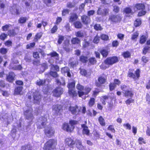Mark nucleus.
Wrapping results in <instances>:
<instances>
[{
  "mask_svg": "<svg viewBox=\"0 0 150 150\" xmlns=\"http://www.w3.org/2000/svg\"><path fill=\"white\" fill-rule=\"evenodd\" d=\"M118 61L117 58L116 57H108L100 66V67L102 69H105L109 67L110 65H112Z\"/></svg>",
  "mask_w": 150,
  "mask_h": 150,
  "instance_id": "obj_1",
  "label": "nucleus"
},
{
  "mask_svg": "<svg viewBox=\"0 0 150 150\" xmlns=\"http://www.w3.org/2000/svg\"><path fill=\"white\" fill-rule=\"evenodd\" d=\"M78 123V122L76 121L70 120L69 122L70 125L67 123H64L62 126V129L67 132H71L74 129V125L77 124Z\"/></svg>",
  "mask_w": 150,
  "mask_h": 150,
  "instance_id": "obj_2",
  "label": "nucleus"
},
{
  "mask_svg": "<svg viewBox=\"0 0 150 150\" xmlns=\"http://www.w3.org/2000/svg\"><path fill=\"white\" fill-rule=\"evenodd\" d=\"M56 144V140L53 139L50 140L45 144L44 150H52L55 148Z\"/></svg>",
  "mask_w": 150,
  "mask_h": 150,
  "instance_id": "obj_3",
  "label": "nucleus"
},
{
  "mask_svg": "<svg viewBox=\"0 0 150 150\" xmlns=\"http://www.w3.org/2000/svg\"><path fill=\"white\" fill-rule=\"evenodd\" d=\"M75 82L73 81L69 82L67 86L69 89V94L72 97L75 96L77 95L76 92L73 89L75 88Z\"/></svg>",
  "mask_w": 150,
  "mask_h": 150,
  "instance_id": "obj_4",
  "label": "nucleus"
},
{
  "mask_svg": "<svg viewBox=\"0 0 150 150\" xmlns=\"http://www.w3.org/2000/svg\"><path fill=\"white\" fill-rule=\"evenodd\" d=\"M140 70L139 69H137L135 72V74L133 73V70H129L128 72V76L130 77H132L134 79H138L140 76Z\"/></svg>",
  "mask_w": 150,
  "mask_h": 150,
  "instance_id": "obj_5",
  "label": "nucleus"
},
{
  "mask_svg": "<svg viewBox=\"0 0 150 150\" xmlns=\"http://www.w3.org/2000/svg\"><path fill=\"white\" fill-rule=\"evenodd\" d=\"M32 109L30 107L28 108L24 112V114L27 119H33V115Z\"/></svg>",
  "mask_w": 150,
  "mask_h": 150,
  "instance_id": "obj_6",
  "label": "nucleus"
},
{
  "mask_svg": "<svg viewBox=\"0 0 150 150\" xmlns=\"http://www.w3.org/2000/svg\"><path fill=\"white\" fill-rule=\"evenodd\" d=\"M83 91H78V93L79 97H81L83 95L88 94L91 91V88L88 86H86L84 88L83 90Z\"/></svg>",
  "mask_w": 150,
  "mask_h": 150,
  "instance_id": "obj_7",
  "label": "nucleus"
},
{
  "mask_svg": "<svg viewBox=\"0 0 150 150\" xmlns=\"http://www.w3.org/2000/svg\"><path fill=\"white\" fill-rule=\"evenodd\" d=\"M63 93V89L61 87L57 88L53 92V95L56 97L59 96Z\"/></svg>",
  "mask_w": 150,
  "mask_h": 150,
  "instance_id": "obj_8",
  "label": "nucleus"
},
{
  "mask_svg": "<svg viewBox=\"0 0 150 150\" xmlns=\"http://www.w3.org/2000/svg\"><path fill=\"white\" fill-rule=\"evenodd\" d=\"M69 110L73 114H77L80 111V109L76 105L70 106L69 108Z\"/></svg>",
  "mask_w": 150,
  "mask_h": 150,
  "instance_id": "obj_9",
  "label": "nucleus"
},
{
  "mask_svg": "<svg viewBox=\"0 0 150 150\" xmlns=\"http://www.w3.org/2000/svg\"><path fill=\"white\" fill-rule=\"evenodd\" d=\"M52 109L54 113L57 114H60L62 111V106L60 105H54L52 107Z\"/></svg>",
  "mask_w": 150,
  "mask_h": 150,
  "instance_id": "obj_10",
  "label": "nucleus"
},
{
  "mask_svg": "<svg viewBox=\"0 0 150 150\" xmlns=\"http://www.w3.org/2000/svg\"><path fill=\"white\" fill-rule=\"evenodd\" d=\"M109 19L112 22H118L120 21L121 18L119 15H112L110 16Z\"/></svg>",
  "mask_w": 150,
  "mask_h": 150,
  "instance_id": "obj_11",
  "label": "nucleus"
},
{
  "mask_svg": "<svg viewBox=\"0 0 150 150\" xmlns=\"http://www.w3.org/2000/svg\"><path fill=\"white\" fill-rule=\"evenodd\" d=\"M65 144L68 146L71 147L73 145L75 144V142L71 138H67L65 141Z\"/></svg>",
  "mask_w": 150,
  "mask_h": 150,
  "instance_id": "obj_12",
  "label": "nucleus"
},
{
  "mask_svg": "<svg viewBox=\"0 0 150 150\" xmlns=\"http://www.w3.org/2000/svg\"><path fill=\"white\" fill-rule=\"evenodd\" d=\"M34 102L37 104H39L40 101L41 96L38 92L36 91L33 96Z\"/></svg>",
  "mask_w": 150,
  "mask_h": 150,
  "instance_id": "obj_13",
  "label": "nucleus"
},
{
  "mask_svg": "<svg viewBox=\"0 0 150 150\" xmlns=\"http://www.w3.org/2000/svg\"><path fill=\"white\" fill-rule=\"evenodd\" d=\"M45 132L47 136L50 137L53 135L54 132L52 128L49 127L45 129Z\"/></svg>",
  "mask_w": 150,
  "mask_h": 150,
  "instance_id": "obj_14",
  "label": "nucleus"
},
{
  "mask_svg": "<svg viewBox=\"0 0 150 150\" xmlns=\"http://www.w3.org/2000/svg\"><path fill=\"white\" fill-rule=\"evenodd\" d=\"M81 20L82 22L85 24H88L91 21L90 17L85 15H83L81 17Z\"/></svg>",
  "mask_w": 150,
  "mask_h": 150,
  "instance_id": "obj_15",
  "label": "nucleus"
},
{
  "mask_svg": "<svg viewBox=\"0 0 150 150\" xmlns=\"http://www.w3.org/2000/svg\"><path fill=\"white\" fill-rule=\"evenodd\" d=\"M69 69L67 67H65L62 68L61 71L62 73L64 74V75H67L68 77H70L71 76V74L69 72Z\"/></svg>",
  "mask_w": 150,
  "mask_h": 150,
  "instance_id": "obj_16",
  "label": "nucleus"
},
{
  "mask_svg": "<svg viewBox=\"0 0 150 150\" xmlns=\"http://www.w3.org/2000/svg\"><path fill=\"white\" fill-rule=\"evenodd\" d=\"M75 143L76 144V147L79 149L80 150H84L85 148L82 145L81 142L78 139H76L75 141Z\"/></svg>",
  "mask_w": 150,
  "mask_h": 150,
  "instance_id": "obj_17",
  "label": "nucleus"
},
{
  "mask_svg": "<svg viewBox=\"0 0 150 150\" xmlns=\"http://www.w3.org/2000/svg\"><path fill=\"white\" fill-rule=\"evenodd\" d=\"M124 94V96L126 98H131L133 96V93L132 91L131 90H128L126 91L125 92H123Z\"/></svg>",
  "mask_w": 150,
  "mask_h": 150,
  "instance_id": "obj_18",
  "label": "nucleus"
},
{
  "mask_svg": "<svg viewBox=\"0 0 150 150\" xmlns=\"http://www.w3.org/2000/svg\"><path fill=\"white\" fill-rule=\"evenodd\" d=\"M39 121H40V122L41 124L42 127H40V128H42L43 127H44L45 125L46 124V122L47 121V118L44 117H41L39 119Z\"/></svg>",
  "mask_w": 150,
  "mask_h": 150,
  "instance_id": "obj_19",
  "label": "nucleus"
},
{
  "mask_svg": "<svg viewBox=\"0 0 150 150\" xmlns=\"http://www.w3.org/2000/svg\"><path fill=\"white\" fill-rule=\"evenodd\" d=\"M77 18V15L75 13H73L70 16L69 21L70 22H73L76 20Z\"/></svg>",
  "mask_w": 150,
  "mask_h": 150,
  "instance_id": "obj_20",
  "label": "nucleus"
},
{
  "mask_svg": "<svg viewBox=\"0 0 150 150\" xmlns=\"http://www.w3.org/2000/svg\"><path fill=\"white\" fill-rule=\"evenodd\" d=\"M15 75L13 73L10 72L8 76H7V79L9 82H12L14 79Z\"/></svg>",
  "mask_w": 150,
  "mask_h": 150,
  "instance_id": "obj_21",
  "label": "nucleus"
},
{
  "mask_svg": "<svg viewBox=\"0 0 150 150\" xmlns=\"http://www.w3.org/2000/svg\"><path fill=\"white\" fill-rule=\"evenodd\" d=\"M9 67L10 69H13L14 70H21L22 68V67L21 65H13V63H11L10 64Z\"/></svg>",
  "mask_w": 150,
  "mask_h": 150,
  "instance_id": "obj_22",
  "label": "nucleus"
},
{
  "mask_svg": "<svg viewBox=\"0 0 150 150\" xmlns=\"http://www.w3.org/2000/svg\"><path fill=\"white\" fill-rule=\"evenodd\" d=\"M10 10L12 13L14 14H18L19 13L18 9L16 8V6H14L10 8Z\"/></svg>",
  "mask_w": 150,
  "mask_h": 150,
  "instance_id": "obj_23",
  "label": "nucleus"
},
{
  "mask_svg": "<svg viewBox=\"0 0 150 150\" xmlns=\"http://www.w3.org/2000/svg\"><path fill=\"white\" fill-rule=\"evenodd\" d=\"M23 88L21 86H18L15 89L14 95H19L22 91Z\"/></svg>",
  "mask_w": 150,
  "mask_h": 150,
  "instance_id": "obj_24",
  "label": "nucleus"
},
{
  "mask_svg": "<svg viewBox=\"0 0 150 150\" xmlns=\"http://www.w3.org/2000/svg\"><path fill=\"white\" fill-rule=\"evenodd\" d=\"M82 127L83 128V133L87 135H89V130L88 129V127L85 126L84 125H82Z\"/></svg>",
  "mask_w": 150,
  "mask_h": 150,
  "instance_id": "obj_25",
  "label": "nucleus"
},
{
  "mask_svg": "<svg viewBox=\"0 0 150 150\" xmlns=\"http://www.w3.org/2000/svg\"><path fill=\"white\" fill-rule=\"evenodd\" d=\"M71 42L73 44H79L80 43V40L78 38H74L72 39Z\"/></svg>",
  "mask_w": 150,
  "mask_h": 150,
  "instance_id": "obj_26",
  "label": "nucleus"
},
{
  "mask_svg": "<svg viewBox=\"0 0 150 150\" xmlns=\"http://www.w3.org/2000/svg\"><path fill=\"white\" fill-rule=\"evenodd\" d=\"M135 7L139 10H144L145 8L144 5L142 4H137L135 5Z\"/></svg>",
  "mask_w": 150,
  "mask_h": 150,
  "instance_id": "obj_27",
  "label": "nucleus"
},
{
  "mask_svg": "<svg viewBox=\"0 0 150 150\" xmlns=\"http://www.w3.org/2000/svg\"><path fill=\"white\" fill-rule=\"evenodd\" d=\"M74 25L75 27L77 28H81L82 26L81 22L79 21H76L74 23Z\"/></svg>",
  "mask_w": 150,
  "mask_h": 150,
  "instance_id": "obj_28",
  "label": "nucleus"
},
{
  "mask_svg": "<svg viewBox=\"0 0 150 150\" xmlns=\"http://www.w3.org/2000/svg\"><path fill=\"white\" fill-rule=\"evenodd\" d=\"M98 121L100 125L102 126H104L105 125V123L104 119L101 117L100 116L98 118Z\"/></svg>",
  "mask_w": 150,
  "mask_h": 150,
  "instance_id": "obj_29",
  "label": "nucleus"
},
{
  "mask_svg": "<svg viewBox=\"0 0 150 150\" xmlns=\"http://www.w3.org/2000/svg\"><path fill=\"white\" fill-rule=\"evenodd\" d=\"M79 59L83 63H86L88 60L87 57L83 56H81Z\"/></svg>",
  "mask_w": 150,
  "mask_h": 150,
  "instance_id": "obj_30",
  "label": "nucleus"
},
{
  "mask_svg": "<svg viewBox=\"0 0 150 150\" xmlns=\"http://www.w3.org/2000/svg\"><path fill=\"white\" fill-rule=\"evenodd\" d=\"M124 11L127 14H132V12L131 8L129 7H127L125 8L124 9Z\"/></svg>",
  "mask_w": 150,
  "mask_h": 150,
  "instance_id": "obj_31",
  "label": "nucleus"
},
{
  "mask_svg": "<svg viewBox=\"0 0 150 150\" xmlns=\"http://www.w3.org/2000/svg\"><path fill=\"white\" fill-rule=\"evenodd\" d=\"M45 80L39 79L37 80L36 82V84L37 85L39 86H43L45 84Z\"/></svg>",
  "mask_w": 150,
  "mask_h": 150,
  "instance_id": "obj_32",
  "label": "nucleus"
},
{
  "mask_svg": "<svg viewBox=\"0 0 150 150\" xmlns=\"http://www.w3.org/2000/svg\"><path fill=\"white\" fill-rule=\"evenodd\" d=\"M95 99L93 98H91L90 99L88 103V105L90 107H92L95 104Z\"/></svg>",
  "mask_w": 150,
  "mask_h": 150,
  "instance_id": "obj_33",
  "label": "nucleus"
},
{
  "mask_svg": "<svg viewBox=\"0 0 150 150\" xmlns=\"http://www.w3.org/2000/svg\"><path fill=\"white\" fill-rule=\"evenodd\" d=\"M80 73L81 75L85 76H87V72L86 70L84 69H80Z\"/></svg>",
  "mask_w": 150,
  "mask_h": 150,
  "instance_id": "obj_34",
  "label": "nucleus"
},
{
  "mask_svg": "<svg viewBox=\"0 0 150 150\" xmlns=\"http://www.w3.org/2000/svg\"><path fill=\"white\" fill-rule=\"evenodd\" d=\"M105 79L103 77H100L98 78V81L100 84H103L105 82Z\"/></svg>",
  "mask_w": 150,
  "mask_h": 150,
  "instance_id": "obj_35",
  "label": "nucleus"
},
{
  "mask_svg": "<svg viewBox=\"0 0 150 150\" xmlns=\"http://www.w3.org/2000/svg\"><path fill=\"white\" fill-rule=\"evenodd\" d=\"M76 88L78 91H82L84 89V87L79 83H78L76 86Z\"/></svg>",
  "mask_w": 150,
  "mask_h": 150,
  "instance_id": "obj_36",
  "label": "nucleus"
},
{
  "mask_svg": "<svg viewBox=\"0 0 150 150\" xmlns=\"http://www.w3.org/2000/svg\"><path fill=\"white\" fill-rule=\"evenodd\" d=\"M141 24V21L140 19H138L136 20L134 22V25L136 27L138 26Z\"/></svg>",
  "mask_w": 150,
  "mask_h": 150,
  "instance_id": "obj_37",
  "label": "nucleus"
},
{
  "mask_svg": "<svg viewBox=\"0 0 150 150\" xmlns=\"http://www.w3.org/2000/svg\"><path fill=\"white\" fill-rule=\"evenodd\" d=\"M100 53L103 57H106L108 54V51L105 50H101Z\"/></svg>",
  "mask_w": 150,
  "mask_h": 150,
  "instance_id": "obj_38",
  "label": "nucleus"
},
{
  "mask_svg": "<svg viewBox=\"0 0 150 150\" xmlns=\"http://www.w3.org/2000/svg\"><path fill=\"white\" fill-rule=\"evenodd\" d=\"M146 40V38L145 36L143 35L141 38L140 40V43L141 44L144 43Z\"/></svg>",
  "mask_w": 150,
  "mask_h": 150,
  "instance_id": "obj_39",
  "label": "nucleus"
},
{
  "mask_svg": "<svg viewBox=\"0 0 150 150\" xmlns=\"http://www.w3.org/2000/svg\"><path fill=\"white\" fill-rule=\"evenodd\" d=\"M51 69L52 70H56L57 71H59V67L57 65H51Z\"/></svg>",
  "mask_w": 150,
  "mask_h": 150,
  "instance_id": "obj_40",
  "label": "nucleus"
},
{
  "mask_svg": "<svg viewBox=\"0 0 150 150\" xmlns=\"http://www.w3.org/2000/svg\"><path fill=\"white\" fill-rule=\"evenodd\" d=\"M123 55L125 58H128L130 57V54L129 52L126 51L123 52Z\"/></svg>",
  "mask_w": 150,
  "mask_h": 150,
  "instance_id": "obj_41",
  "label": "nucleus"
},
{
  "mask_svg": "<svg viewBox=\"0 0 150 150\" xmlns=\"http://www.w3.org/2000/svg\"><path fill=\"white\" fill-rule=\"evenodd\" d=\"M123 127L126 129L130 130L131 126L129 123L124 124L123 125Z\"/></svg>",
  "mask_w": 150,
  "mask_h": 150,
  "instance_id": "obj_42",
  "label": "nucleus"
},
{
  "mask_svg": "<svg viewBox=\"0 0 150 150\" xmlns=\"http://www.w3.org/2000/svg\"><path fill=\"white\" fill-rule=\"evenodd\" d=\"M42 33H37L35 36L34 39L35 41H37L38 39H40L42 36Z\"/></svg>",
  "mask_w": 150,
  "mask_h": 150,
  "instance_id": "obj_43",
  "label": "nucleus"
},
{
  "mask_svg": "<svg viewBox=\"0 0 150 150\" xmlns=\"http://www.w3.org/2000/svg\"><path fill=\"white\" fill-rule=\"evenodd\" d=\"M21 150H31V148L29 145L23 146L22 147Z\"/></svg>",
  "mask_w": 150,
  "mask_h": 150,
  "instance_id": "obj_44",
  "label": "nucleus"
},
{
  "mask_svg": "<svg viewBox=\"0 0 150 150\" xmlns=\"http://www.w3.org/2000/svg\"><path fill=\"white\" fill-rule=\"evenodd\" d=\"M94 28L95 30H101L102 29L100 25L99 24H96L94 26Z\"/></svg>",
  "mask_w": 150,
  "mask_h": 150,
  "instance_id": "obj_45",
  "label": "nucleus"
},
{
  "mask_svg": "<svg viewBox=\"0 0 150 150\" xmlns=\"http://www.w3.org/2000/svg\"><path fill=\"white\" fill-rule=\"evenodd\" d=\"M50 75L52 77L56 78L58 76V75L56 72L51 71L50 73Z\"/></svg>",
  "mask_w": 150,
  "mask_h": 150,
  "instance_id": "obj_46",
  "label": "nucleus"
},
{
  "mask_svg": "<svg viewBox=\"0 0 150 150\" xmlns=\"http://www.w3.org/2000/svg\"><path fill=\"white\" fill-rule=\"evenodd\" d=\"M139 35V34L137 32L134 33L132 35V39L133 40H135L137 38Z\"/></svg>",
  "mask_w": 150,
  "mask_h": 150,
  "instance_id": "obj_47",
  "label": "nucleus"
},
{
  "mask_svg": "<svg viewBox=\"0 0 150 150\" xmlns=\"http://www.w3.org/2000/svg\"><path fill=\"white\" fill-rule=\"evenodd\" d=\"M89 62L91 64H93L96 63V61L95 58L91 57L89 59Z\"/></svg>",
  "mask_w": 150,
  "mask_h": 150,
  "instance_id": "obj_48",
  "label": "nucleus"
},
{
  "mask_svg": "<svg viewBox=\"0 0 150 150\" xmlns=\"http://www.w3.org/2000/svg\"><path fill=\"white\" fill-rule=\"evenodd\" d=\"M27 19L25 17H21L19 20L18 21L20 23H25Z\"/></svg>",
  "mask_w": 150,
  "mask_h": 150,
  "instance_id": "obj_49",
  "label": "nucleus"
},
{
  "mask_svg": "<svg viewBox=\"0 0 150 150\" xmlns=\"http://www.w3.org/2000/svg\"><path fill=\"white\" fill-rule=\"evenodd\" d=\"M119 44V42L117 40H114L112 43V45L114 47H117Z\"/></svg>",
  "mask_w": 150,
  "mask_h": 150,
  "instance_id": "obj_50",
  "label": "nucleus"
},
{
  "mask_svg": "<svg viewBox=\"0 0 150 150\" xmlns=\"http://www.w3.org/2000/svg\"><path fill=\"white\" fill-rule=\"evenodd\" d=\"M7 35L5 34V33H3L1 34V35L0 36V38L2 40H5L7 37Z\"/></svg>",
  "mask_w": 150,
  "mask_h": 150,
  "instance_id": "obj_51",
  "label": "nucleus"
},
{
  "mask_svg": "<svg viewBox=\"0 0 150 150\" xmlns=\"http://www.w3.org/2000/svg\"><path fill=\"white\" fill-rule=\"evenodd\" d=\"M7 50L5 48H1L0 50V52L2 54H6L7 52Z\"/></svg>",
  "mask_w": 150,
  "mask_h": 150,
  "instance_id": "obj_52",
  "label": "nucleus"
},
{
  "mask_svg": "<svg viewBox=\"0 0 150 150\" xmlns=\"http://www.w3.org/2000/svg\"><path fill=\"white\" fill-rule=\"evenodd\" d=\"M134 102V100L132 99V98H130L125 101V103L127 104H129L131 103H133Z\"/></svg>",
  "mask_w": 150,
  "mask_h": 150,
  "instance_id": "obj_53",
  "label": "nucleus"
},
{
  "mask_svg": "<svg viewBox=\"0 0 150 150\" xmlns=\"http://www.w3.org/2000/svg\"><path fill=\"white\" fill-rule=\"evenodd\" d=\"M64 39V37L62 36H59V39L58 41V44H61L62 41Z\"/></svg>",
  "mask_w": 150,
  "mask_h": 150,
  "instance_id": "obj_54",
  "label": "nucleus"
},
{
  "mask_svg": "<svg viewBox=\"0 0 150 150\" xmlns=\"http://www.w3.org/2000/svg\"><path fill=\"white\" fill-rule=\"evenodd\" d=\"M138 140L139 144H142L143 143L144 144H145L146 143L145 141H144V139L142 137H139L138 139Z\"/></svg>",
  "mask_w": 150,
  "mask_h": 150,
  "instance_id": "obj_55",
  "label": "nucleus"
},
{
  "mask_svg": "<svg viewBox=\"0 0 150 150\" xmlns=\"http://www.w3.org/2000/svg\"><path fill=\"white\" fill-rule=\"evenodd\" d=\"M12 44V42L11 41L8 40L5 43V46H7L8 47H9L10 46H11Z\"/></svg>",
  "mask_w": 150,
  "mask_h": 150,
  "instance_id": "obj_56",
  "label": "nucleus"
},
{
  "mask_svg": "<svg viewBox=\"0 0 150 150\" xmlns=\"http://www.w3.org/2000/svg\"><path fill=\"white\" fill-rule=\"evenodd\" d=\"M75 34L77 37H82L83 36V33L81 32V31L77 32Z\"/></svg>",
  "mask_w": 150,
  "mask_h": 150,
  "instance_id": "obj_57",
  "label": "nucleus"
},
{
  "mask_svg": "<svg viewBox=\"0 0 150 150\" xmlns=\"http://www.w3.org/2000/svg\"><path fill=\"white\" fill-rule=\"evenodd\" d=\"M57 29V27L56 25H54L51 29V33H53L56 32Z\"/></svg>",
  "mask_w": 150,
  "mask_h": 150,
  "instance_id": "obj_58",
  "label": "nucleus"
},
{
  "mask_svg": "<svg viewBox=\"0 0 150 150\" xmlns=\"http://www.w3.org/2000/svg\"><path fill=\"white\" fill-rule=\"evenodd\" d=\"M150 48V47L149 46H145L143 50V53L144 54H146V53L147 51L149 50Z\"/></svg>",
  "mask_w": 150,
  "mask_h": 150,
  "instance_id": "obj_59",
  "label": "nucleus"
},
{
  "mask_svg": "<svg viewBox=\"0 0 150 150\" xmlns=\"http://www.w3.org/2000/svg\"><path fill=\"white\" fill-rule=\"evenodd\" d=\"M113 7V11L115 12L116 13H117L119 10V8L117 6H114Z\"/></svg>",
  "mask_w": 150,
  "mask_h": 150,
  "instance_id": "obj_60",
  "label": "nucleus"
},
{
  "mask_svg": "<svg viewBox=\"0 0 150 150\" xmlns=\"http://www.w3.org/2000/svg\"><path fill=\"white\" fill-rule=\"evenodd\" d=\"M10 25H6L2 27V29L4 31H7L10 27Z\"/></svg>",
  "mask_w": 150,
  "mask_h": 150,
  "instance_id": "obj_61",
  "label": "nucleus"
},
{
  "mask_svg": "<svg viewBox=\"0 0 150 150\" xmlns=\"http://www.w3.org/2000/svg\"><path fill=\"white\" fill-rule=\"evenodd\" d=\"M146 99L147 103L150 106V96L148 94H146Z\"/></svg>",
  "mask_w": 150,
  "mask_h": 150,
  "instance_id": "obj_62",
  "label": "nucleus"
},
{
  "mask_svg": "<svg viewBox=\"0 0 150 150\" xmlns=\"http://www.w3.org/2000/svg\"><path fill=\"white\" fill-rule=\"evenodd\" d=\"M75 5L74 3L69 2L67 3V6L68 7L71 8L74 7Z\"/></svg>",
  "mask_w": 150,
  "mask_h": 150,
  "instance_id": "obj_63",
  "label": "nucleus"
},
{
  "mask_svg": "<svg viewBox=\"0 0 150 150\" xmlns=\"http://www.w3.org/2000/svg\"><path fill=\"white\" fill-rule=\"evenodd\" d=\"M108 129L111 131L113 132H115V130L114 129L113 126L112 125H110L108 127Z\"/></svg>",
  "mask_w": 150,
  "mask_h": 150,
  "instance_id": "obj_64",
  "label": "nucleus"
}]
</instances>
